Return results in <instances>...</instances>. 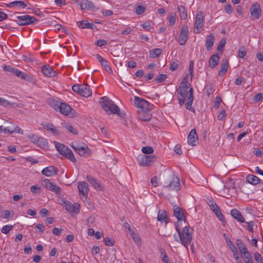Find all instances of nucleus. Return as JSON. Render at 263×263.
Instances as JSON below:
<instances>
[{
  "instance_id": "f257e3e1",
  "label": "nucleus",
  "mask_w": 263,
  "mask_h": 263,
  "mask_svg": "<svg viewBox=\"0 0 263 263\" xmlns=\"http://www.w3.org/2000/svg\"><path fill=\"white\" fill-rule=\"evenodd\" d=\"M175 229L177 232L179 239H178L176 235H174L175 240L177 242H180L188 250L189 245H191L192 248L193 243L191 244L194 230L189 226H185L183 227L182 230H180L179 222L175 223Z\"/></svg>"
},
{
  "instance_id": "f03ea898",
  "label": "nucleus",
  "mask_w": 263,
  "mask_h": 263,
  "mask_svg": "<svg viewBox=\"0 0 263 263\" xmlns=\"http://www.w3.org/2000/svg\"><path fill=\"white\" fill-rule=\"evenodd\" d=\"M188 86H179L178 89L177 99L179 101L180 105L182 106L185 99H187V102L185 106L187 109L195 112V109L191 106L193 101V89L191 88L188 91Z\"/></svg>"
},
{
  "instance_id": "7ed1b4c3",
  "label": "nucleus",
  "mask_w": 263,
  "mask_h": 263,
  "mask_svg": "<svg viewBox=\"0 0 263 263\" xmlns=\"http://www.w3.org/2000/svg\"><path fill=\"white\" fill-rule=\"evenodd\" d=\"M162 181L164 187L169 190L178 192L180 190L179 178L173 172L165 173L162 176Z\"/></svg>"
},
{
  "instance_id": "20e7f679",
  "label": "nucleus",
  "mask_w": 263,
  "mask_h": 263,
  "mask_svg": "<svg viewBox=\"0 0 263 263\" xmlns=\"http://www.w3.org/2000/svg\"><path fill=\"white\" fill-rule=\"evenodd\" d=\"M100 104L102 107L108 114H114L120 117H124L125 114L121 112L120 108L114 103V101L106 97H102L100 100Z\"/></svg>"
},
{
  "instance_id": "39448f33",
  "label": "nucleus",
  "mask_w": 263,
  "mask_h": 263,
  "mask_svg": "<svg viewBox=\"0 0 263 263\" xmlns=\"http://www.w3.org/2000/svg\"><path fill=\"white\" fill-rule=\"evenodd\" d=\"M54 143L57 150L60 154L64 156L67 159L73 163L77 162V159L72 151L67 146L57 141H54Z\"/></svg>"
},
{
  "instance_id": "423d86ee",
  "label": "nucleus",
  "mask_w": 263,
  "mask_h": 263,
  "mask_svg": "<svg viewBox=\"0 0 263 263\" xmlns=\"http://www.w3.org/2000/svg\"><path fill=\"white\" fill-rule=\"evenodd\" d=\"M137 161L140 166H149L157 160L155 155H146L141 154L137 157Z\"/></svg>"
},
{
  "instance_id": "0eeeda50",
  "label": "nucleus",
  "mask_w": 263,
  "mask_h": 263,
  "mask_svg": "<svg viewBox=\"0 0 263 263\" xmlns=\"http://www.w3.org/2000/svg\"><path fill=\"white\" fill-rule=\"evenodd\" d=\"M71 146L80 156L87 157L90 156L91 151L87 146H82L77 143H72Z\"/></svg>"
},
{
  "instance_id": "6e6552de",
  "label": "nucleus",
  "mask_w": 263,
  "mask_h": 263,
  "mask_svg": "<svg viewBox=\"0 0 263 263\" xmlns=\"http://www.w3.org/2000/svg\"><path fill=\"white\" fill-rule=\"evenodd\" d=\"M17 24L20 26L27 25L31 24H34L38 21V20L29 15H25L17 16V20L15 21Z\"/></svg>"
},
{
  "instance_id": "1a4fd4ad",
  "label": "nucleus",
  "mask_w": 263,
  "mask_h": 263,
  "mask_svg": "<svg viewBox=\"0 0 263 263\" xmlns=\"http://www.w3.org/2000/svg\"><path fill=\"white\" fill-rule=\"evenodd\" d=\"M204 16L203 12L201 11L197 12L194 23V32L195 33H199L203 26Z\"/></svg>"
},
{
  "instance_id": "9d476101",
  "label": "nucleus",
  "mask_w": 263,
  "mask_h": 263,
  "mask_svg": "<svg viewBox=\"0 0 263 263\" xmlns=\"http://www.w3.org/2000/svg\"><path fill=\"white\" fill-rule=\"evenodd\" d=\"M134 104L138 108H141V110H151L154 106L147 101L138 97H135Z\"/></svg>"
},
{
  "instance_id": "9b49d317",
  "label": "nucleus",
  "mask_w": 263,
  "mask_h": 263,
  "mask_svg": "<svg viewBox=\"0 0 263 263\" xmlns=\"http://www.w3.org/2000/svg\"><path fill=\"white\" fill-rule=\"evenodd\" d=\"M78 5L81 10L83 11H93L97 9L93 3L89 0H81Z\"/></svg>"
},
{
  "instance_id": "f8f14e48",
  "label": "nucleus",
  "mask_w": 263,
  "mask_h": 263,
  "mask_svg": "<svg viewBox=\"0 0 263 263\" xmlns=\"http://www.w3.org/2000/svg\"><path fill=\"white\" fill-rule=\"evenodd\" d=\"M4 132L5 134L8 133L11 134L15 133L23 134V131L15 124L12 123L7 122L6 126L4 128Z\"/></svg>"
},
{
  "instance_id": "ddd939ff",
  "label": "nucleus",
  "mask_w": 263,
  "mask_h": 263,
  "mask_svg": "<svg viewBox=\"0 0 263 263\" xmlns=\"http://www.w3.org/2000/svg\"><path fill=\"white\" fill-rule=\"evenodd\" d=\"M189 29L186 25H183L178 36V42L180 45L185 44L188 39Z\"/></svg>"
},
{
  "instance_id": "4468645a",
  "label": "nucleus",
  "mask_w": 263,
  "mask_h": 263,
  "mask_svg": "<svg viewBox=\"0 0 263 263\" xmlns=\"http://www.w3.org/2000/svg\"><path fill=\"white\" fill-rule=\"evenodd\" d=\"M250 13L253 20H258L261 16V8L258 3L253 4L250 8Z\"/></svg>"
},
{
  "instance_id": "2eb2a0df",
  "label": "nucleus",
  "mask_w": 263,
  "mask_h": 263,
  "mask_svg": "<svg viewBox=\"0 0 263 263\" xmlns=\"http://www.w3.org/2000/svg\"><path fill=\"white\" fill-rule=\"evenodd\" d=\"M185 213V210L182 209L180 207L177 206L174 209V215L178 219L177 222H179V224L181 220H183L184 222L186 221Z\"/></svg>"
},
{
  "instance_id": "dca6fc26",
  "label": "nucleus",
  "mask_w": 263,
  "mask_h": 263,
  "mask_svg": "<svg viewBox=\"0 0 263 263\" xmlns=\"http://www.w3.org/2000/svg\"><path fill=\"white\" fill-rule=\"evenodd\" d=\"M43 182L44 183V185L48 190L51 191L56 194L60 193V187L57 186L55 183L52 182L50 179H45Z\"/></svg>"
},
{
  "instance_id": "f3484780",
  "label": "nucleus",
  "mask_w": 263,
  "mask_h": 263,
  "mask_svg": "<svg viewBox=\"0 0 263 263\" xmlns=\"http://www.w3.org/2000/svg\"><path fill=\"white\" fill-rule=\"evenodd\" d=\"M42 72L44 76L48 77L57 76L58 73L48 64H45L42 67Z\"/></svg>"
},
{
  "instance_id": "a211bd4d",
  "label": "nucleus",
  "mask_w": 263,
  "mask_h": 263,
  "mask_svg": "<svg viewBox=\"0 0 263 263\" xmlns=\"http://www.w3.org/2000/svg\"><path fill=\"white\" fill-rule=\"evenodd\" d=\"M6 6L9 8L20 10L26 8L27 7V4L24 2L16 1L6 4Z\"/></svg>"
},
{
  "instance_id": "6ab92c4d",
  "label": "nucleus",
  "mask_w": 263,
  "mask_h": 263,
  "mask_svg": "<svg viewBox=\"0 0 263 263\" xmlns=\"http://www.w3.org/2000/svg\"><path fill=\"white\" fill-rule=\"evenodd\" d=\"M59 170L58 169L53 166H49L44 168L42 171V174L47 177H51L55 175Z\"/></svg>"
},
{
  "instance_id": "aec40b11",
  "label": "nucleus",
  "mask_w": 263,
  "mask_h": 263,
  "mask_svg": "<svg viewBox=\"0 0 263 263\" xmlns=\"http://www.w3.org/2000/svg\"><path fill=\"white\" fill-rule=\"evenodd\" d=\"M58 111H60V112L64 115L68 116L71 111H74V110L72 109L67 104L64 102H60Z\"/></svg>"
},
{
  "instance_id": "412c9836",
  "label": "nucleus",
  "mask_w": 263,
  "mask_h": 263,
  "mask_svg": "<svg viewBox=\"0 0 263 263\" xmlns=\"http://www.w3.org/2000/svg\"><path fill=\"white\" fill-rule=\"evenodd\" d=\"M86 178L88 181L95 189L99 191H103V186L97 179L93 178L90 175H87Z\"/></svg>"
},
{
  "instance_id": "4be33fe9",
  "label": "nucleus",
  "mask_w": 263,
  "mask_h": 263,
  "mask_svg": "<svg viewBox=\"0 0 263 263\" xmlns=\"http://www.w3.org/2000/svg\"><path fill=\"white\" fill-rule=\"evenodd\" d=\"M78 188L80 194L87 196L89 189L88 183L86 182H79L78 184Z\"/></svg>"
},
{
  "instance_id": "5701e85b",
  "label": "nucleus",
  "mask_w": 263,
  "mask_h": 263,
  "mask_svg": "<svg viewBox=\"0 0 263 263\" xmlns=\"http://www.w3.org/2000/svg\"><path fill=\"white\" fill-rule=\"evenodd\" d=\"M198 140V136L195 129H192L188 136L187 142L192 146L195 145V142Z\"/></svg>"
},
{
  "instance_id": "b1692460",
  "label": "nucleus",
  "mask_w": 263,
  "mask_h": 263,
  "mask_svg": "<svg viewBox=\"0 0 263 263\" xmlns=\"http://www.w3.org/2000/svg\"><path fill=\"white\" fill-rule=\"evenodd\" d=\"M231 216L238 221L242 223L246 222L244 217L241 215L240 211L236 209H233L231 211Z\"/></svg>"
},
{
  "instance_id": "393cba45",
  "label": "nucleus",
  "mask_w": 263,
  "mask_h": 263,
  "mask_svg": "<svg viewBox=\"0 0 263 263\" xmlns=\"http://www.w3.org/2000/svg\"><path fill=\"white\" fill-rule=\"evenodd\" d=\"M92 92L90 86L87 84H81V91L80 95L84 97H88L91 95Z\"/></svg>"
},
{
  "instance_id": "a878e982",
  "label": "nucleus",
  "mask_w": 263,
  "mask_h": 263,
  "mask_svg": "<svg viewBox=\"0 0 263 263\" xmlns=\"http://www.w3.org/2000/svg\"><path fill=\"white\" fill-rule=\"evenodd\" d=\"M151 110H140L138 112V118L142 121H148L151 119V115L149 113Z\"/></svg>"
},
{
  "instance_id": "bb28decb",
  "label": "nucleus",
  "mask_w": 263,
  "mask_h": 263,
  "mask_svg": "<svg viewBox=\"0 0 263 263\" xmlns=\"http://www.w3.org/2000/svg\"><path fill=\"white\" fill-rule=\"evenodd\" d=\"M65 210L68 212H75L77 213L79 211V204L74 205L70 202H65Z\"/></svg>"
},
{
  "instance_id": "cd10ccee",
  "label": "nucleus",
  "mask_w": 263,
  "mask_h": 263,
  "mask_svg": "<svg viewBox=\"0 0 263 263\" xmlns=\"http://www.w3.org/2000/svg\"><path fill=\"white\" fill-rule=\"evenodd\" d=\"M246 180L248 183L253 185H257L261 181L258 177L252 174L248 175L246 177Z\"/></svg>"
},
{
  "instance_id": "c85d7f7f",
  "label": "nucleus",
  "mask_w": 263,
  "mask_h": 263,
  "mask_svg": "<svg viewBox=\"0 0 263 263\" xmlns=\"http://www.w3.org/2000/svg\"><path fill=\"white\" fill-rule=\"evenodd\" d=\"M16 75L19 78H21V79L25 80L28 82H31L33 81V78L31 77L30 75L26 73H24L22 72L21 71L18 69L17 71H16Z\"/></svg>"
},
{
  "instance_id": "c756f323",
  "label": "nucleus",
  "mask_w": 263,
  "mask_h": 263,
  "mask_svg": "<svg viewBox=\"0 0 263 263\" xmlns=\"http://www.w3.org/2000/svg\"><path fill=\"white\" fill-rule=\"evenodd\" d=\"M219 57L217 54H213L209 59V66L211 68L215 67L219 63Z\"/></svg>"
},
{
  "instance_id": "7c9ffc66",
  "label": "nucleus",
  "mask_w": 263,
  "mask_h": 263,
  "mask_svg": "<svg viewBox=\"0 0 263 263\" xmlns=\"http://www.w3.org/2000/svg\"><path fill=\"white\" fill-rule=\"evenodd\" d=\"M215 41V37L213 34H210L207 36L205 42L206 49L210 51L212 48Z\"/></svg>"
},
{
  "instance_id": "2f4dec72",
  "label": "nucleus",
  "mask_w": 263,
  "mask_h": 263,
  "mask_svg": "<svg viewBox=\"0 0 263 263\" xmlns=\"http://www.w3.org/2000/svg\"><path fill=\"white\" fill-rule=\"evenodd\" d=\"M236 243L241 255L249 252L245 244L241 239H237Z\"/></svg>"
},
{
  "instance_id": "473e14b6",
  "label": "nucleus",
  "mask_w": 263,
  "mask_h": 263,
  "mask_svg": "<svg viewBox=\"0 0 263 263\" xmlns=\"http://www.w3.org/2000/svg\"><path fill=\"white\" fill-rule=\"evenodd\" d=\"M43 127L48 131L50 132L54 135L59 136L61 134L58 129L54 128V125L52 123L45 124L43 125Z\"/></svg>"
},
{
  "instance_id": "72a5a7b5",
  "label": "nucleus",
  "mask_w": 263,
  "mask_h": 263,
  "mask_svg": "<svg viewBox=\"0 0 263 263\" xmlns=\"http://www.w3.org/2000/svg\"><path fill=\"white\" fill-rule=\"evenodd\" d=\"M229 67L228 61L227 60H223L220 65V69L219 71L218 74L220 76L226 74Z\"/></svg>"
},
{
  "instance_id": "f704fd0d",
  "label": "nucleus",
  "mask_w": 263,
  "mask_h": 263,
  "mask_svg": "<svg viewBox=\"0 0 263 263\" xmlns=\"http://www.w3.org/2000/svg\"><path fill=\"white\" fill-rule=\"evenodd\" d=\"M167 213L164 210H159L158 213L157 220L161 222H165L167 223Z\"/></svg>"
},
{
  "instance_id": "c9c22d12",
  "label": "nucleus",
  "mask_w": 263,
  "mask_h": 263,
  "mask_svg": "<svg viewBox=\"0 0 263 263\" xmlns=\"http://www.w3.org/2000/svg\"><path fill=\"white\" fill-rule=\"evenodd\" d=\"M78 26L81 28H90L92 29L94 24L88 23L87 21L84 20L77 22Z\"/></svg>"
},
{
  "instance_id": "e433bc0d",
  "label": "nucleus",
  "mask_w": 263,
  "mask_h": 263,
  "mask_svg": "<svg viewBox=\"0 0 263 263\" xmlns=\"http://www.w3.org/2000/svg\"><path fill=\"white\" fill-rule=\"evenodd\" d=\"M61 124L63 127L67 129L70 133L74 135L78 134L77 130L70 123H62Z\"/></svg>"
},
{
  "instance_id": "4c0bfd02",
  "label": "nucleus",
  "mask_w": 263,
  "mask_h": 263,
  "mask_svg": "<svg viewBox=\"0 0 263 263\" xmlns=\"http://www.w3.org/2000/svg\"><path fill=\"white\" fill-rule=\"evenodd\" d=\"M178 11L179 13L180 18L182 20H185L187 17V12L186 11L184 7L182 6H179L178 7Z\"/></svg>"
},
{
  "instance_id": "58836bf2",
  "label": "nucleus",
  "mask_w": 263,
  "mask_h": 263,
  "mask_svg": "<svg viewBox=\"0 0 263 263\" xmlns=\"http://www.w3.org/2000/svg\"><path fill=\"white\" fill-rule=\"evenodd\" d=\"M35 144L41 147H45L48 144V142L46 139L39 137Z\"/></svg>"
},
{
  "instance_id": "ea45409f",
  "label": "nucleus",
  "mask_w": 263,
  "mask_h": 263,
  "mask_svg": "<svg viewBox=\"0 0 263 263\" xmlns=\"http://www.w3.org/2000/svg\"><path fill=\"white\" fill-rule=\"evenodd\" d=\"M162 52L160 48H156L149 51L150 57L152 58H155L160 55Z\"/></svg>"
},
{
  "instance_id": "a19ab883",
  "label": "nucleus",
  "mask_w": 263,
  "mask_h": 263,
  "mask_svg": "<svg viewBox=\"0 0 263 263\" xmlns=\"http://www.w3.org/2000/svg\"><path fill=\"white\" fill-rule=\"evenodd\" d=\"M49 104L55 110L58 111L60 107V103L53 99L49 100Z\"/></svg>"
},
{
  "instance_id": "79ce46f5",
  "label": "nucleus",
  "mask_w": 263,
  "mask_h": 263,
  "mask_svg": "<svg viewBox=\"0 0 263 263\" xmlns=\"http://www.w3.org/2000/svg\"><path fill=\"white\" fill-rule=\"evenodd\" d=\"M214 213L216 215L217 217L221 221H224V217L222 213L221 212L220 209L218 206L216 209H215L214 211H213Z\"/></svg>"
},
{
  "instance_id": "37998d69",
  "label": "nucleus",
  "mask_w": 263,
  "mask_h": 263,
  "mask_svg": "<svg viewBox=\"0 0 263 263\" xmlns=\"http://www.w3.org/2000/svg\"><path fill=\"white\" fill-rule=\"evenodd\" d=\"M242 256L243 258V262H245V263H248L253 260L252 256L249 252L242 254Z\"/></svg>"
},
{
  "instance_id": "c03bdc74",
  "label": "nucleus",
  "mask_w": 263,
  "mask_h": 263,
  "mask_svg": "<svg viewBox=\"0 0 263 263\" xmlns=\"http://www.w3.org/2000/svg\"><path fill=\"white\" fill-rule=\"evenodd\" d=\"M3 69L5 71H9L11 73L16 75V71H17L18 69H16L14 67H11L10 65H4L3 67Z\"/></svg>"
},
{
  "instance_id": "a18cd8bd",
  "label": "nucleus",
  "mask_w": 263,
  "mask_h": 263,
  "mask_svg": "<svg viewBox=\"0 0 263 263\" xmlns=\"http://www.w3.org/2000/svg\"><path fill=\"white\" fill-rule=\"evenodd\" d=\"M176 21V14L172 13L168 16V25L170 26H173L175 24Z\"/></svg>"
},
{
  "instance_id": "49530a36",
  "label": "nucleus",
  "mask_w": 263,
  "mask_h": 263,
  "mask_svg": "<svg viewBox=\"0 0 263 263\" xmlns=\"http://www.w3.org/2000/svg\"><path fill=\"white\" fill-rule=\"evenodd\" d=\"M101 65L104 68L105 70L109 73L112 72L111 67L108 65V62L106 60L101 64Z\"/></svg>"
},
{
  "instance_id": "de8ad7c7",
  "label": "nucleus",
  "mask_w": 263,
  "mask_h": 263,
  "mask_svg": "<svg viewBox=\"0 0 263 263\" xmlns=\"http://www.w3.org/2000/svg\"><path fill=\"white\" fill-rule=\"evenodd\" d=\"M254 259L256 263H263V257L258 252L254 254Z\"/></svg>"
},
{
  "instance_id": "09e8293b",
  "label": "nucleus",
  "mask_w": 263,
  "mask_h": 263,
  "mask_svg": "<svg viewBox=\"0 0 263 263\" xmlns=\"http://www.w3.org/2000/svg\"><path fill=\"white\" fill-rule=\"evenodd\" d=\"M167 78V75L165 74H160L155 79L157 83H160L163 82Z\"/></svg>"
},
{
  "instance_id": "8fccbe9b",
  "label": "nucleus",
  "mask_w": 263,
  "mask_h": 263,
  "mask_svg": "<svg viewBox=\"0 0 263 263\" xmlns=\"http://www.w3.org/2000/svg\"><path fill=\"white\" fill-rule=\"evenodd\" d=\"M142 152L145 154H151L153 153L154 149L151 146H144L142 148Z\"/></svg>"
},
{
  "instance_id": "3c124183",
  "label": "nucleus",
  "mask_w": 263,
  "mask_h": 263,
  "mask_svg": "<svg viewBox=\"0 0 263 263\" xmlns=\"http://www.w3.org/2000/svg\"><path fill=\"white\" fill-rule=\"evenodd\" d=\"M226 40L224 39H222L219 43V45L217 47V50L218 51L222 52L223 50V48L226 45Z\"/></svg>"
},
{
  "instance_id": "603ef678",
  "label": "nucleus",
  "mask_w": 263,
  "mask_h": 263,
  "mask_svg": "<svg viewBox=\"0 0 263 263\" xmlns=\"http://www.w3.org/2000/svg\"><path fill=\"white\" fill-rule=\"evenodd\" d=\"M145 10V8L141 5L137 6L135 8V11L138 15H141L143 14Z\"/></svg>"
},
{
  "instance_id": "864d4df0",
  "label": "nucleus",
  "mask_w": 263,
  "mask_h": 263,
  "mask_svg": "<svg viewBox=\"0 0 263 263\" xmlns=\"http://www.w3.org/2000/svg\"><path fill=\"white\" fill-rule=\"evenodd\" d=\"M104 242L105 245L107 246H112L115 244V240L110 239V238H106L104 239Z\"/></svg>"
},
{
  "instance_id": "5fc2aeb1",
  "label": "nucleus",
  "mask_w": 263,
  "mask_h": 263,
  "mask_svg": "<svg viewBox=\"0 0 263 263\" xmlns=\"http://www.w3.org/2000/svg\"><path fill=\"white\" fill-rule=\"evenodd\" d=\"M13 104L14 103H12L7 100L0 98V105H2L4 106H7L9 105L12 106Z\"/></svg>"
},
{
  "instance_id": "6e6d98bb",
  "label": "nucleus",
  "mask_w": 263,
  "mask_h": 263,
  "mask_svg": "<svg viewBox=\"0 0 263 263\" xmlns=\"http://www.w3.org/2000/svg\"><path fill=\"white\" fill-rule=\"evenodd\" d=\"M12 226L10 225H6L2 229V232L4 234H7L12 229Z\"/></svg>"
},
{
  "instance_id": "4d7b16f0",
  "label": "nucleus",
  "mask_w": 263,
  "mask_h": 263,
  "mask_svg": "<svg viewBox=\"0 0 263 263\" xmlns=\"http://www.w3.org/2000/svg\"><path fill=\"white\" fill-rule=\"evenodd\" d=\"M206 94L208 97L213 92V87L211 84H209L205 86Z\"/></svg>"
},
{
  "instance_id": "13d9d810",
  "label": "nucleus",
  "mask_w": 263,
  "mask_h": 263,
  "mask_svg": "<svg viewBox=\"0 0 263 263\" xmlns=\"http://www.w3.org/2000/svg\"><path fill=\"white\" fill-rule=\"evenodd\" d=\"M262 98V95L261 93H258L253 97V102L256 103L259 102Z\"/></svg>"
},
{
  "instance_id": "bf43d9fd",
  "label": "nucleus",
  "mask_w": 263,
  "mask_h": 263,
  "mask_svg": "<svg viewBox=\"0 0 263 263\" xmlns=\"http://www.w3.org/2000/svg\"><path fill=\"white\" fill-rule=\"evenodd\" d=\"M129 233L130 235L132 237L135 241L138 242L140 240L139 235L136 234L133 230L130 232Z\"/></svg>"
},
{
  "instance_id": "052dcab7",
  "label": "nucleus",
  "mask_w": 263,
  "mask_h": 263,
  "mask_svg": "<svg viewBox=\"0 0 263 263\" xmlns=\"http://www.w3.org/2000/svg\"><path fill=\"white\" fill-rule=\"evenodd\" d=\"M81 84H76L72 86V89L73 91L79 93L81 91Z\"/></svg>"
},
{
  "instance_id": "680f3d73",
  "label": "nucleus",
  "mask_w": 263,
  "mask_h": 263,
  "mask_svg": "<svg viewBox=\"0 0 263 263\" xmlns=\"http://www.w3.org/2000/svg\"><path fill=\"white\" fill-rule=\"evenodd\" d=\"M39 136L35 134L29 135L28 136V139H29L31 142L34 143H35L37 141V138H39Z\"/></svg>"
},
{
  "instance_id": "e2e57ef3",
  "label": "nucleus",
  "mask_w": 263,
  "mask_h": 263,
  "mask_svg": "<svg viewBox=\"0 0 263 263\" xmlns=\"http://www.w3.org/2000/svg\"><path fill=\"white\" fill-rule=\"evenodd\" d=\"M30 190L32 193L35 194H39L41 191L40 188L36 185H32L31 187Z\"/></svg>"
},
{
  "instance_id": "0e129e2a",
  "label": "nucleus",
  "mask_w": 263,
  "mask_h": 263,
  "mask_svg": "<svg viewBox=\"0 0 263 263\" xmlns=\"http://www.w3.org/2000/svg\"><path fill=\"white\" fill-rule=\"evenodd\" d=\"M107 44V41L104 40H98L96 43V45H97L99 47H102Z\"/></svg>"
},
{
  "instance_id": "69168bd1",
  "label": "nucleus",
  "mask_w": 263,
  "mask_h": 263,
  "mask_svg": "<svg viewBox=\"0 0 263 263\" xmlns=\"http://www.w3.org/2000/svg\"><path fill=\"white\" fill-rule=\"evenodd\" d=\"M226 112L224 110H221L217 116V118L219 120H222L226 116Z\"/></svg>"
},
{
  "instance_id": "338daca9",
  "label": "nucleus",
  "mask_w": 263,
  "mask_h": 263,
  "mask_svg": "<svg viewBox=\"0 0 263 263\" xmlns=\"http://www.w3.org/2000/svg\"><path fill=\"white\" fill-rule=\"evenodd\" d=\"M246 54V52L245 49L243 47L242 48H240L238 51V57L240 58H243Z\"/></svg>"
},
{
  "instance_id": "774afa93",
  "label": "nucleus",
  "mask_w": 263,
  "mask_h": 263,
  "mask_svg": "<svg viewBox=\"0 0 263 263\" xmlns=\"http://www.w3.org/2000/svg\"><path fill=\"white\" fill-rule=\"evenodd\" d=\"M162 262L163 263H173V261L169 258L167 255L162 256Z\"/></svg>"
}]
</instances>
